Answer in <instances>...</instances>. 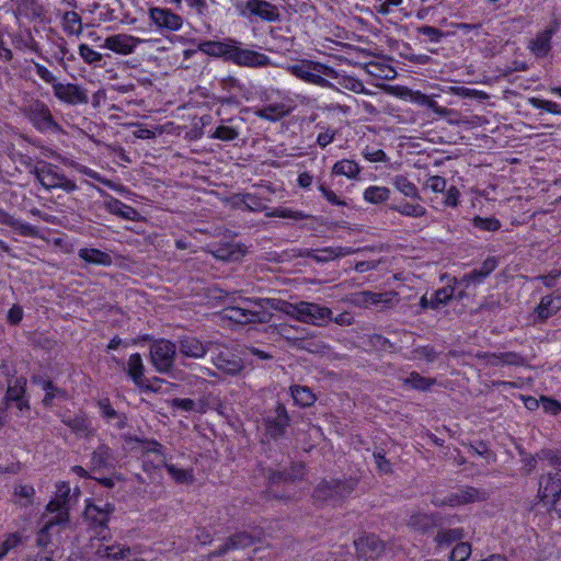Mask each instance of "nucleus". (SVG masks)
<instances>
[{"mask_svg":"<svg viewBox=\"0 0 561 561\" xmlns=\"http://www.w3.org/2000/svg\"><path fill=\"white\" fill-rule=\"evenodd\" d=\"M221 317L239 324L266 323L272 319V313L263 309L262 298H240L236 305L225 307Z\"/></svg>","mask_w":561,"mask_h":561,"instance_id":"nucleus-1","label":"nucleus"},{"mask_svg":"<svg viewBox=\"0 0 561 561\" xmlns=\"http://www.w3.org/2000/svg\"><path fill=\"white\" fill-rule=\"evenodd\" d=\"M356 485L355 478L322 480L313 490L312 497L320 504L336 505L347 497Z\"/></svg>","mask_w":561,"mask_h":561,"instance_id":"nucleus-2","label":"nucleus"},{"mask_svg":"<svg viewBox=\"0 0 561 561\" xmlns=\"http://www.w3.org/2000/svg\"><path fill=\"white\" fill-rule=\"evenodd\" d=\"M287 70L295 77L308 83H312L322 88L336 89L333 83L322 77H336V71L321 62L302 59L297 64L288 66Z\"/></svg>","mask_w":561,"mask_h":561,"instance_id":"nucleus-3","label":"nucleus"},{"mask_svg":"<svg viewBox=\"0 0 561 561\" xmlns=\"http://www.w3.org/2000/svg\"><path fill=\"white\" fill-rule=\"evenodd\" d=\"M144 340L151 341L150 363L156 370L160 374L171 373L176 357V344L167 339L153 340L150 335H146Z\"/></svg>","mask_w":561,"mask_h":561,"instance_id":"nucleus-4","label":"nucleus"},{"mask_svg":"<svg viewBox=\"0 0 561 561\" xmlns=\"http://www.w3.org/2000/svg\"><path fill=\"white\" fill-rule=\"evenodd\" d=\"M35 179L46 190L61 188L70 193L77 190V184L69 180L64 173L59 172V168L55 164L43 162L41 165H35L32 171Z\"/></svg>","mask_w":561,"mask_h":561,"instance_id":"nucleus-5","label":"nucleus"},{"mask_svg":"<svg viewBox=\"0 0 561 561\" xmlns=\"http://www.w3.org/2000/svg\"><path fill=\"white\" fill-rule=\"evenodd\" d=\"M488 497L489 494L486 491L474 486L465 485L458 488L457 490H455L454 492L449 493L444 497H442L438 494H434L432 499V504L436 507H456L470 503L482 502L488 500Z\"/></svg>","mask_w":561,"mask_h":561,"instance_id":"nucleus-6","label":"nucleus"},{"mask_svg":"<svg viewBox=\"0 0 561 561\" xmlns=\"http://www.w3.org/2000/svg\"><path fill=\"white\" fill-rule=\"evenodd\" d=\"M306 476V467L302 462H295L288 469H284L282 471L278 470H268L267 473V482L270 488L264 492V497L266 500H284L289 501L290 496L279 495L274 492L271 488L273 485H277L280 483H289L300 481Z\"/></svg>","mask_w":561,"mask_h":561,"instance_id":"nucleus-7","label":"nucleus"},{"mask_svg":"<svg viewBox=\"0 0 561 561\" xmlns=\"http://www.w3.org/2000/svg\"><path fill=\"white\" fill-rule=\"evenodd\" d=\"M357 560L374 561L386 551V542L371 533H360L353 541Z\"/></svg>","mask_w":561,"mask_h":561,"instance_id":"nucleus-8","label":"nucleus"},{"mask_svg":"<svg viewBox=\"0 0 561 561\" xmlns=\"http://www.w3.org/2000/svg\"><path fill=\"white\" fill-rule=\"evenodd\" d=\"M228 60L242 67H265L271 64L268 56L252 49L240 48L232 39Z\"/></svg>","mask_w":561,"mask_h":561,"instance_id":"nucleus-9","label":"nucleus"},{"mask_svg":"<svg viewBox=\"0 0 561 561\" xmlns=\"http://www.w3.org/2000/svg\"><path fill=\"white\" fill-rule=\"evenodd\" d=\"M175 344L182 356L193 359L204 358L209 351L218 346L216 342H203L193 335H182Z\"/></svg>","mask_w":561,"mask_h":561,"instance_id":"nucleus-10","label":"nucleus"},{"mask_svg":"<svg viewBox=\"0 0 561 561\" xmlns=\"http://www.w3.org/2000/svg\"><path fill=\"white\" fill-rule=\"evenodd\" d=\"M353 304L358 307L368 308L376 306L380 308H392L399 301L398 293L385 291V293H373V291H359L353 296Z\"/></svg>","mask_w":561,"mask_h":561,"instance_id":"nucleus-11","label":"nucleus"},{"mask_svg":"<svg viewBox=\"0 0 561 561\" xmlns=\"http://www.w3.org/2000/svg\"><path fill=\"white\" fill-rule=\"evenodd\" d=\"M25 116L38 130H46L56 126L49 107L39 100L31 101L24 108Z\"/></svg>","mask_w":561,"mask_h":561,"instance_id":"nucleus-12","label":"nucleus"},{"mask_svg":"<svg viewBox=\"0 0 561 561\" xmlns=\"http://www.w3.org/2000/svg\"><path fill=\"white\" fill-rule=\"evenodd\" d=\"M289 416L284 404L277 403L274 411L264 419L265 434L276 440L285 435Z\"/></svg>","mask_w":561,"mask_h":561,"instance_id":"nucleus-13","label":"nucleus"},{"mask_svg":"<svg viewBox=\"0 0 561 561\" xmlns=\"http://www.w3.org/2000/svg\"><path fill=\"white\" fill-rule=\"evenodd\" d=\"M53 92L56 99L68 104V105H78V104H88L89 96L87 91L78 84L75 83H61L57 82L53 87Z\"/></svg>","mask_w":561,"mask_h":561,"instance_id":"nucleus-14","label":"nucleus"},{"mask_svg":"<svg viewBox=\"0 0 561 561\" xmlns=\"http://www.w3.org/2000/svg\"><path fill=\"white\" fill-rule=\"evenodd\" d=\"M332 310L318 304L300 301L298 321L313 325H322L331 319Z\"/></svg>","mask_w":561,"mask_h":561,"instance_id":"nucleus-15","label":"nucleus"},{"mask_svg":"<svg viewBox=\"0 0 561 561\" xmlns=\"http://www.w3.org/2000/svg\"><path fill=\"white\" fill-rule=\"evenodd\" d=\"M149 18L158 28L170 32L179 31L183 25V19L170 9L153 7L149 9Z\"/></svg>","mask_w":561,"mask_h":561,"instance_id":"nucleus-16","label":"nucleus"},{"mask_svg":"<svg viewBox=\"0 0 561 561\" xmlns=\"http://www.w3.org/2000/svg\"><path fill=\"white\" fill-rule=\"evenodd\" d=\"M538 496L546 505L561 496V476L559 472H549L540 477Z\"/></svg>","mask_w":561,"mask_h":561,"instance_id":"nucleus-17","label":"nucleus"},{"mask_svg":"<svg viewBox=\"0 0 561 561\" xmlns=\"http://www.w3.org/2000/svg\"><path fill=\"white\" fill-rule=\"evenodd\" d=\"M355 250L351 248H343V247H328L319 250H310V249H302L299 250L297 256L300 257H310L313 259L318 263H327L329 261H332L337 257L347 256L350 254H353Z\"/></svg>","mask_w":561,"mask_h":561,"instance_id":"nucleus-18","label":"nucleus"},{"mask_svg":"<svg viewBox=\"0 0 561 561\" xmlns=\"http://www.w3.org/2000/svg\"><path fill=\"white\" fill-rule=\"evenodd\" d=\"M211 360L218 370L231 376L239 375L244 368L242 359L227 350H220Z\"/></svg>","mask_w":561,"mask_h":561,"instance_id":"nucleus-19","label":"nucleus"},{"mask_svg":"<svg viewBox=\"0 0 561 561\" xmlns=\"http://www.w3.org/2000/svg\"><path fill=\"white\" fill-rule=\"evenodd\" d=\"M244 7L250 15H255L262 21L276 22L280 20L278 8L266 0H248Z\"/></svg>","mask_w":561,"mask_h":561,"instance_id":"nucleus-20","label":"nucleus"},{"mask_svg":"<svg viewBox=\"0 0 561 561\" xmlns=\"http://www.w3.org/2000/svg\"><path fill=\"white\" fill-rule=\"evenodd\" d=\"M287 327H279L278 334L287 341L288 345L297 350L307 351L309 353H320L325 348V345L320 341L312 340L311 336H291Z\"/></svg>","mask_w":561,"mask_h":561,"instance_id":"nucleus-21","label":"nucleus"},{"mask_svg":"<svg viewBox=\"0 0 561 561\" xmlns=\"http://www.w3.org/2000/svg\"><path fill=\"white\" fill-rule=\"evenodd\" d=\"M139 43H141L140 38L128 34H116L106 37L102 47L119 55H129L135 50Z\"/></svg>","mask_w":561,"mask_h":561,"instance_id":"nucleus-22","label":"nucleus"},{"mask_svg":"<svg viewBox=\"0 0 561 561\" xmlns=\"http://www.w3.org/2000/svg\"><path fill=\"white\" fill-rule=\"evenodd\" d=\"M114 512V506L110 503L88 504L84 510V517L94 527H105Z\"/></svg>","mask_w":561,"mask_h":561,"instance_id":"nucleus-23","label":"nucleus"},{"mask_svg":"<svg viewBox=\"0 0 561 561\" xmlns=\"http://www.w3.org/2000/svg\"><path fill=\"white\" fill-rule=\"evenodd\" d=\"M561 309V295H547L534 310V323H543Z\"/></svg>","mask_w":561,"mask_h":561,"instance_id":"nucleus-24","label":"nucleus"},{"mask_svg":"<svg viewBox=\"0 0 561 561\" xmlns=\"http://www.w3.org/2000/svg\"><path fill=\"white\" fill-rule=\"evenodd\" d=\"M257 540L259 537H256L253 534H250L248 531H239L231 535L224 545H221L217 550L213 552V554L215 557H220L230 550L244 549L251 547Z\"/></svg>","mask_w":561,"mask_h":561,"instance_id":"nucleus-25","label":"nucleus"},{"mask_svg":"<svg viewBox=\"0 0 561 561\" xmlns=\"http://www.w3.org/2000/svg\"><path fill=\"white\" fill-rule=\"evenodd\" d=\"M479 358L486 359L488 364L492 366H525L526 359L520 354L516 352H505V353H482L478 354Z\"/></svg>","mask_w":561,"mask_h":561,"instance_id":"nucleus-26","label":"nucleus"},{"mask_svg":"<svg viewBox=\"0 0 561 561\" xmlns=\"http://www.w3.org/2000/svg\"><path fill=\"white\" fill-rule=\"evenodd\" d=\"M557 31V27L551 26L543 32L537 34V36L530 42L529 48L537 57H545L551 49V37Z\"/></svg>","mask_w":561,"mask_h":561,"instance_id":"nucleus-27","label":"nucleus"},{"mask_svg":"<svg viewBox=\"0 0 561 561\" xmlns=\"http://www.w3.org/2000/svg\"><path fill=\"white\" fill-rule=\"evenodd\" d=\"M263 309L271 312V309L279 310L285 314L298 320V316L300 312V301L297 304H290L288 301L282 299L274 298H262Z\"/></svg>","mask_w":561,"mask_h":561,"instance_id":"nucleus-28","label":"nucleus"},{"mask_svg":"<svg viewBox=\"0 0 561 561\" xmlns=\"http://www.w3.org/2000/svg\"><path fill=\"white\" fill-rule=\"evenodd\" d=\"M210 253L222 261H237L244 255V250L239 244L226 243L214 245Z\"/></svg>","mask_w":561,"mask_h":561,"instance_id":"nucleus-29","label":"nucleus"},{"mask_svg":"<svg viewBox=\"0 0 561 561\" xmlns=\"http://www.w3.org/2000/svg\"><path fill=\"white\" fill-rule=\"evenodd\" d=\"M104 207L108 213L116 215L123 219L135 220L138 216V211L135 208L124 204L123 202L114 197H110L108 199H106L104 202Z\"/></svg>","mask_w":561,"mask_h":561,"instance_id":"nucleus-30","label":"nucleus"},{"mask_svg":"<svg viewBox=\"0 0 561 561\" xmlns=\"http://www.w3.org/2000/svg\"><path fill=\"white\" fill-rule=\"evenodd\" d=\"M232 39L227 42L205 41L199 43L198 50L211 56V57H224L228 60Z\"/></svg>","mask_w":561,"mask_h":561,"instance_id":"nucleus-31","label":"nucleus"},{"mask_svg":"<svg viewBox=\"0 0 561 561\" xmlns=\"http://www.w3.org/2000/svg\"><path fill=\"white\" fill-rule=\"evenodd\" d=\"M78 255L81 260L89 264L108 266L112 264V257L108 253L99 249L83 248L80 249Z\"/></svg>","mask_w":561,"mask_h":561,"instance_id":"nucleus-32","label":"nucleus"},{"mask_svg":"<svg viewBox=\"0 0 561 561\" xmlns=\"http://www.w3.org/2000/svg\"><path fill=\"white\" fill-rule=\"evenodd\" d=\"M43 518H47L45 524L51 529L57 526L65 528L69 523V508L46 507V514L43 516Z\"/></svg>","mask_w":561,"mask_h":561,"instance_id":"nucleus-33","label":"nucleus"},{"mask_svg":"<svg viewBox=\"0 0 561 561\" xmlns=\"http://www.w3.org/2000/svg\"><path fill=\"white\" fill-rule=\"evenodd\" d=\"M98 407L100 409L101 415L107 421L111 422L113 420H117L116 426L122 430L126 426V416L124 414H119L111 404L110 399L104 398L98 401Z\"/></svg>","mask_w":561,"mask_h":561,"instance_id":"nucleus-34","label":"nucleus"},{"mask_svg":"<svg viewBox=\"0 0 561 561\" xmlns=\"http://www.w3.org/2000/svg\"><path fill=\"white\" fill-rule=\"evenodd\" d=\"M126 373L133 379L135 385L142 386L145 366L140 354L135 353L129 356Z\"/></svg>","mask_w":561,"mask_h":561,"instance_id":"nucleus-35","label":"nucleus"},{"mask_svg":"<svg viewBox=\"0 0 561 561\" xmlns=\"http://www.w3.org/2000/svg\"><path fill=\"white\" fill-rule=\"evenodd\" d=\"M162 463L169 474L178 482L182 484H191L194 482V474L192 469H181L175 465L168 463L165 457H163Z\"/></svg>","mask_w":561,"mask_h":561,"instance_id":"nucleus-36","label":"nucleus"},{"mask_svg":"<svg viewBox=\"0 0 561 561\" xmlns=\"http://www.w3.org/2000/svg\"><path fill=\"white\" fill-rule=\"evenodd\" d=\"M436 383L435 378H425L416 371H412L409 377L403 379V386H408L412 389L420 391H427L432 386Z\"/></svg>","mask_w":561,"mask_h":561,"instance_id":"nucleus-37","label":"nucleus"},{"mask_svg":"<svg viewBox=\"0 0 561 561\" xmlns=\"http://www.w3.org/2000/svg\"><path fill=\"white\" fill-rule=\"evenodd\" d=\"M289 113L285 104H272L256 111V115L263 119L276 122Z\"/></svg>","mask_w":561,"mask_h":561,"instance_id":"nucleus-38","label":"nucleus"},{"mask_svg":"<svg viewBox=\"0 0 561 561\" xmlns=\"http://www.w3.org/2000/svg\"><path fill=\"white\" fill-rule=\"evenodd\" d=\"M332 172L336 175H344L348 179H355L359 174L360 168L355 161L343 159L333 165Z\"/></svg>","mask_w":561,"mask_h":561,"instance_id":"nucleus-39","label":"nucleus"},{"mask_svg":"<svg viewBox=\"0 0 561 561\" xmlns=\"http://www.w3.org/2000/svg\"><path fill=\"white\" fill-rule=\"evenodd\" d=\"M290 390L295 403L300 407H310L316 401L314 394L306 386H293Z\"/></svg>","mask_w":561,"mask_h":561,"instance_id":"nucleus-40","label":"nucleus"},{"mask_svg":"<svg viewBox=\"0 0 561 561\" xmlns=\"http://www.w3.org/2000/svg\"><path fill=\"white\" fill-rule=\"evenodd\" d=\"M111 458V449L106 445H100L91 455V469L96 470L107 467Z\"/></svg>","mask_w":561,"mask_h":561,"instance_id":"nucleus-41","label":"nucleus"},{"mask_svg":"<svg viewBox=\"0 0 561 561\" xmlns=\"http://www.w3.org/2000/svg\"><path fill=\"white\" fill-rule=\"evenodd\" d=\"M390 190L385 186H369L364 192V199L370 204H380L389 199Z\"/></svg>","mask_w":561,"mask_h":561,"instance_id":"nucleus-42","label":"nucleus"},{"mask_svg":"<svg viewBox=\"0 0 561 561\" xmlns=\"http://www.w3.org/2000/svg\"><path fill=\"white\" fill-rule=\"evenodd\" d=\"M392 210L398 211L402 216L420 218L426 215V208L420 204L402 203L400 205H392Z\"/></svg>","mask_w":561,"mask_h":561,"instance_id":"nucleus-43","label":"nucleus"},{"mask_svg":"<svg viewBox=\"0 0 561 561\" xmlns=\"http://www.w3.org/2000/svg\"><path fill=\"white\" fill-rule=\"evenodd\" d=\"M435 518L433 515L425 513L413 514L409 519V526L415 530L426 531L434 527Z\"/></svg>","mask_w":561,"mask_h":561,"instance_id":"nucleus-44","label":"nucleus"},{"mask_svg":"<svg viewBox=\"0 0 561 561\" xmlns=\"http://www.w3.org/2000/svg\"><path fill=\"white\" fill-rule=\"evenodd\" d=\"M394 187L407 197L420 199L419 190L403 175H397L393 179Z\"/></svg>","mask_w":561,"mask_h":561,"instance_id":"nucleus-45","label":"nucleus"},{"mask_svg":"<svg viewBox=\"0 0 561 561\" xmlns=\"http://www.w3.org/2000/svg\"><path fill=\"white\" fill-rule=\"evenodd\" d=\"M64 28L69 34L79 36L82 33L81 18L76 11H67L62 18Z\"/></svg>","mask_w":561,"mask_h":561,"instance_id":"nucleus-46","label":"nucleus"},{"mask_svg":"<svg viewBox=\"0 0 561 561\" xmlns=\"http://www.w3.org/2000/svg\"><path fill=\"white\" fill-rule=\"evenodd\" d=\"M456 285H447L433 293L431 299L433 300L436 310L443 306H446L455 296Z\"/></svg>","mask_w":561,"mask_h":561,"instance_id":"nucleus-47","label":"nucleus"},{"mask_svg":"<svg viewBox=\"0 0 561 561\" xmlns=\"http://www.w3.org/2000/svg\"><path fill=\"white\" fill-rule=\"evenodd\" d=\"M70 499V488L67 483H60L57 485L56 497L47 504V508L61 507L69 508L68 502Z\"/></svg>","mask_w":561,"mask_h":561,"instance_id":"nucleus-48","label":"nucleus"},{"mask_svg":"<svg viewBox=\"0 0 561 561\" xmlns=\"http://www.w3.org/2000/svg\"><path fill=\"white\" fill-rule=\"evenodd\" d=\"M413 101L421 105L427 106L440 116H446L448 114V110L446 107L439 106L436 101L431 99L428 95L421 93L420 91L414 93Z\"/></svg>","mask_w":561,"mask_h":561,"instance_id":"nucleus-49","label":"nucleus"},{"mask_svg":"<svg viewBox=\"0 0 561 561\" xmlns=\"http://www.w3.org/2000/svg\"><path fill=\"white\" fill-rule=\"evenodd\" d=\"M485 276L479 272L477 268L472 270L471 272L465 274L461 278H453V283L455 285H461L465 288H469L471 285H480L484 282Z\"/></svg>","mask_w":561,"mask_h":561,"instance_id":"nucleus-50","label":"nucleus"},{"mask_svg":"<svg viewBox=\"0 0 561 561\" xmlns=\"http://www.w3.org/2000/svg\"><path fill=\"white\" fill-rule=\"evenodd\" d=\"M129 548L121 546H106L98 550V554L112 560H122L129 556Z\"/></svg>","mask_w":561,"mask_h":561,"instance_id":"nucleus-51","label":"nucleus"},{"mask_svg":"<svg viewBox=\"0 0 561 561\" xmlns=\"http://www.w3.org/2000/svg\"><path fill=\"white\" fill-rule=\"evenodd\" d=\"M14 495L19 499V504L27 506L33 503L35 490L32 485L20 484L14 488Z\"/></svg>","mask_w":561,"mask_h":561,"instance_id":"nucleus-52","label":"nucleus"},{"mask_svg":"<svg viewBox=\"0 0 561 561\" xmlns=\"http://www.w3.org/2000/svg\"><path fill=\"white\" fill-rule=\"evenodd\" d=\"M210 137L222 141H232L239 137V130L231 126L220 125Z\"/></svg>","mask_w":561,"mask_h":561,"instance_id":"nucleus-53","label":"nucleus"},{"mask_svg":"<svg viewBox=\"0 0 561 561\" xmlns=\"http://www.w3.org/2000/svg\"><path fill=\"white\" fill-rule=\"evenodd\" d=\"M449 91L453 94H456V95H459L462 98H471V99H478V100H482V101L489 99V95L485 92L474 90V89H469L466 87H450Z\"/></svg>","mask_w":561,"mask_h":561,"instance_id":"nucleus-54","label":"nucleus"},{"mask_svg":"<svg viewBox=\"0 0 561 561\" xmlns=\"http://www.w3.org/2000/svg\"><path fill=\"white\" fill-rule=\"evenodd\" d=\"M528 103L533 107L541 108L549 113L561 115V108H560L559 104H557L556 102L548 101V100H541L538 98H530L528 100Z\"/></svg>","mask_w":561,"mask_h":561,"instance_id":"nucleus-55","label":"nucleus"},{"mask_svg":"<svg viewBox=\"0 0 561 561\" xmlns=\"http://www.w3.org/2000/svg\"><path fill=\"white\" fill-rule=\"evenodd\" d=\"M471 554V546L468 542H459L449 554V561H466Z\"/></svg>","mask_w":561,"mask_h":561,"instance_id":"nucleus-56","label":"nucleus"},{"mask_svg":"<svg viewBox=\"0 0 561 561\" xmlns=\"http://www.w3.org/2000/svg\"><path fill=\"white\" fill-rule=\"evenodd\" d=\"M462 529L456 528V529H446L440 530L437 534L436 540L438 543L443 545H449L454 541L460 540L462 538Z\"/></svg>","mask_w":561,"mask_h":561,"instance_id":"nucleus-57","label":"nucleus"},{"mask_svg":"<svg viewBox=\"0 0 561 561\" xmlns=\"http://www.w3.org/2000/svg\"><path fill=\"white\" fill-rule=\"evenodd\" d=\"M80 57L89 65H98L102 60V54L93 50L87 44L79 46Z\"/></svg>","mask_w":561,"mask_h":561,"instance_id":"nucleus-58","label":"nucleus"},{"mask_svg":"<svg viewBox=\"0 0 561 561\" xmlns=\"http://www.w3.org/2000/svg\"><path fill=\"white\" fill-rule=\"evenodd\" d=\"M472 224L476 228H479L481 230L485 231H496L500 229L501 224L496 218H482V217H474L472 219Z\"/></svg>","mask_w":561,"mask_h":561,"instance_id":"nucleus-59","label":"nucleus"},{"mask_svg":"<svg viewBox=\"0 0 561 561\" xmlns=\"http://www.w3.org/2000/svg\"><path fill=\"white\" fill-rule=\"evenodd\" d=\"M416 31L419 34L426 36L431 43H439L445 36L443 31L430 25H422Z\"/></svg>","mask_w":561,"mask_h":561,"instance_id":"nucleus-60","label":"nucleus"},{"mask_svg":"<svg viewBox=\"0 0 561 561\" xmlns=\"http://www.w3.org/2000/svg\"><path fill=\"white\" fill-rule=\"evenodd\" d=\"M10 227L13 230L18 231L21 236H24V237H37L38 236L37 228H35L28 224H25L21 220H18L15 218L13 219Z\"/></svg>","mask_w":561,"mask_h":561,"instance_id":"nucleus-61","label":"nucleus"},{"mask_svg":"<svg viewBox=\"0 0 561 561\" xmlns=\"http://www.w3.org/2000/svg\"><path fill=\"white\" fill-rule=\"evenodd\" d=\"M413 355L414 358H424L428 363H432L437 358V352L430 345L416 347L413 351Z\"/></svg>","mask_w":561,"mask_h":561,"instance_id":"nucleus-62","label":"nucleus"},{"mask_svg":"<svg viewBox=\"0 0 561 561\" xmlns=\"http://www.w3.org/2000/svg\"><path fill=\"white\" fill-rule=\"evenodd\" d=\"M62 422L76 434H85L88 432V424L81 417L64 419Z\"/></svg>","mask_w":561,"mask_h":561,"instance_id":"nucleus-63","label":"nucleus"},{"mask_svg":"<svg viewBox=\"0 0 561 561\" xmlns=\"http://www.w3.org/2000/svg\"><path fill=\"white\" fill-rule=\"evenodd\" d=\"M51 529L46 524L37 533L36 545L41 548H46L51 542Z\"/></svg>","mask_w":561,"mask_h":561,"instance_id":"nucleus-64","label":"nucleus"}]
</instances>
